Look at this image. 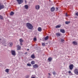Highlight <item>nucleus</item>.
<instances>
[{"mask_svg": "<svg viewBox=\"0 0 78 78\" xmlns=\"http://www.w3.org/2000/svg\"><path fill=\"white\" fill-rule=\"evenodd\" d=\"M26 26L28 29H30V30H32L33 28V26L32 24L29 23H26Z\"/></svg>", "mask_w": 78, "mask_h": 78, "instance_id": "f257e3e1", "label": "nucleus"}, {"mask_svg": "<svg viewBox=\"0 0 78 78\" xmlns=\"http://www.w3.org/2000/svg\"><path fill=\"white\" fill-rule=\"evenodd\" d=\"M11 53H12V55L15 56L16 55V51H15L12 50L11 51Z\"/></svg>", "mask_w": 78, "mask_h": 78, "instance_id": "f03ea898", "label": "nucleus"}, {"mask_svg": "<svg viewBox=\"0 0 78 78\" xmlns=\"http://www.w3.org/2000/svg\"><path fill=\"white\" fill-rule=\"evenodd\" d=\"M17 2L18 3L19 5H20L22 4L23 2V0H16Z\"/></svg>", "mask_w": 78, "mask_h": 78, "instance_id": "7ed1b4c3", "label": "nucleus"}, {"mask_svg": "<svg viewBox=\"0 0 78 78\" xmlns=\"http://www.w3.org/2000/svg\"><path fill=\"white\" fill-rule=\"evenodd\" d=\"M73 67L74 66L73 64H71V65H70L69 66L70 70H72V69H73Z\"/></svg>", "mask_w": 78, "mask_h": 78, "instance_id": "20e7f679", "label": "nucleus"}, {"mask_svg": "<svg viewBox=\"0 0 78 78\" xmlns=\"http://www.w3.org/2000/svg\"><path fill=\"white\" fill-rule=\"evenodd\" d=\"M74 73L76 75H78V69H76L74 70Z\"/></svg>", "mask_w": 78, "mask_h": 78, "instance_id": "39448f33", "label": "nucleus"}, {"mask_svg": "<svg viewBox=\"0 0 78 78\" xmlns=\"http://www.w3.org/2000/svg\"><path fill=\"white\" fill-rule=\"evenodd\" d=\"M33 67L34 69H37L39 67V66L37 64H35L33 66Z\"/></svg>", "mask_w": 78, "mask_h": 78, "instance_id": "423d86ee", "label": "nucleus"}, {"mask_svg": "<svg viewBox=\"0 0 78 78\" xmlns=\"http://www.w3.org/2000/svg\"><path fill=\"white\" fill-rule=\"evenodd\" d=\"M16 47L17 48V50H20V49H21V47L19 45H17L16 46Z\"/></svg>", "mask_w": 78, "mask_h": 78, "instance_id": "0eeeda50", "label": "nucleus"}, {"mask_svg": "<svg viewBox=\"0 0 78 78\" xmlns=\"http://www.w3.org/2000/svg\"><path fill=\"white\" fill-rule=\"evenodd\" d=\"M4 8L5 6L3 5H1V4L0 3V10L2 9H3Z\"/></svg>", "mask_w": 78, "mask_h": 78, "instance_id": "6e6552de", "label": "nucleus"}, {"mask_svg": "<svg viewBox=\"0 0 78 78\" xmlns=\"http://www.w3.org/2000/svg\"><path fill=\"white\" fill-rule=\"evenodd\" d=\"M55 8L54 7H52L51 9V12L55 11Z\"/></svg>", "mask_w": 78, "mask_h": 78, "instance_id": "1a4fd4ad", "label": "nucleus"}, {"mask_svg": "<svg viewBox=\"0 0 78 78\" xmlns=\"http://www.w3.org/2000/svg\"><path fill=\"white\" fill-rule=\"evenodd\" d=\"M56 35L57 37H60V36H61V34L59 33H57L56 34Z\"/></svg>", "mask_w": 78, "mask_h": 78, "instance_id": "9d476101", "label": "nucleus"}, {"mask_svg": "<svg viewBox=\"0 0 78 78\" xmlns=\"http://www.w3.org/2000/svg\"><path fill=\"white\" fill-rule=\"evenodd\" d=\"M39 8H40V6L39 5H37L35 6V9H39Z\"/></svg>", "mask_w": 78, "mask_h": 78, "instance_id": "9b49d317", "label": "nucleus"}, {"mask_svg": "<svg viewBox=\"0 0 78 78\" xmlns=\"http://www.w3.org/2000/svg\"><path fill=\"white\" fill-rule=\"evenodd\" d=\"M60 32L62 33H65V30L64 29H60Z\"/></svg>", "mask_w": 78, "mask_h": 78, "instance_id": "f8f14e48", "label": "nucleus"}, {"mask_svg": "<svg viewBox=\"0 0 78 78\" xmlns=\"http://www.w3.org/2000/svg\"><path fill=\"white\" fill-rule=\"evenodd\" d=\"M73 44H74V45H77V44H78L77 42H76L75 41H73Z\"/></svg>", "mask_w": 78, "mask_h": 78, "instance_id": "ddd939ff", "label": "nucleus"}, {"mask_svg": "<svg viewBox=\"0 0 78 78\" xmlns=\"http://www.w3.org/2000/svg\"><path fill=\"white\" fill-rule=\"evenodd\" d=\"M49 38V36H46L45 38H44V40L45 41H47V40H48V39Z\"/></svg>", "mask_w": 78, "mask_h": 78, "instance_id": "4468645a", "label": "nucleus"}, {"mask_svg": "<svg viewBox=\"0 0 78 78\" xmlns=\"http://www.w3.org/2000/svg\"><path fill=\"white\" fill-rule=\"evenodd\" d=\"M51 60H52V58L51 57H49L48 58V61L50 62H51Z\"/></svg>", "mask_w": 78, "mask_h": 78, "instance_id": "2eb2a0df", "label": "nucleus"}, {"mask_svg": "<svg viewBox=\"0 0 78 78\" xmlns=\"http://www.w3.org/2000/svg\"><path fill=\"white\" fill-rule=\"evenodd\" d=\"M25 8L26 9H28V5H25Z\"/></svg>", "mask_w": 78, "mask_h": 78, "instance_id": "dca6fc26", "label": "nucleus"}, {"mask_svg": "<svg viewBox=\"0 0 78 78\" xmlns=\"http://www.w3.org/2000/svg\"><path fill=\"white\" fill-rule=\"evenodd\" d=\"M30 63L31 64H32V65H34V64H35V62H34V61H31L30 62Z\"/></svg>", "mask_w": 78, "mask_h": 78, "instance_id": "f3484780", "label": "nucleus"}, {"mask_svg": "<svg viewBox=\"0 0 78 78\" xmlns=\"http://www.w3.org/2000/svg\"><path fill=\"white\" fill-rule=\"evenodd\" d=\"M9 44H10L9 47H11L12 46L13 44L12 42H10Z\"/></svg>", "mask_w": 78, "mask_h": 78, "instance_id": "a211bd4d", "label": "nucleus"}, {"mask_svg": "<svg viewBox=\"0 0 78 78\" xmlns=\"http://www.w3.org/2000/svg\"><path fill=\"white\" fill-rule=\"evenodd\" d=\"M38 31H42V28L41 27H38Z\"/></svg>", "mask_w": 78, "mask_h": 78, "instance_id": "6ab92c4d", "label": "nucleus"}, {"mask_svg": "<svg viewBox=\"0 0 78 78\" xmlns=\"http://www.w3.org/2000/svg\"><path fill=\"white\" fill-rule=\"evenodd\" d=\"M31 58H35V56H34V55L33 54L31 56Z\"/></svg>", "mask_w": 78, "mask_h": 78, "instance_id": "aec40b11", "label": "nucleus"}, {"mask_svg": "<svg viewBox=\"0 0 78 78\" xmlns=\"http://www.w3.org/2000/svg\"><path fill=\"white\" fill-rule=\"evenodd\" d=\"M70 21H66L65 22V24L66 25H68V24H69V23H70Z\"/></svg>", "mask_w": 78, "mask_h": 78, "instance_id": "412c9836", "label": "nucleus"}, {"mask_svg": "<svg viewBox=\"0 0 78 78\" xmlns=\"http://www.w3.org/2000/svg\"><path fill=\"white\" fill-rule=\"evenodd\" d=\"M20 42H23V40L22 38H20L19 40Z\"/></svg>", "mask_w": 78, "mask_h": 78, "instance_id": "4be33fe9", "label": "nucleus"}, {"mask_svg": "<svg viewBox=\"0 0 78 78\" xmlns=\"http://www.w3.org/2000/svg\"><path fill=\"white\" fill-rule=\"evenodd\" d=\"M9 69H6L5 70V72H7V73H8L9 72Z\"/></svg>", "mask_w": 78, "mask_h": 78, "instance_id": "5701e85b", "label": "nucleus"}, {"mask_svg": "<svg viewBox=\"0 0 78 78\" xmlns=\"http://www.w3.org/2000/svg\"><path fill=\"white\" fill-rule=\"evenodd\" d=\"M61 27V26L59 25H57L55 27L56 28H58Z\"/></svg>", "mask_w": 78, "mask_h": 78, "instance_id": "b1692460", "label": "nucleus"}, {"mask_svg": "<svg viewBox=\"0 0 78 78\" xmlns=\"http://www.w3.org/2000/svg\"><path fill=\"white\" fill-rule=\"evenodd\" d=\"M0 19H1V20H3V17L1 15H0Z\"/></svg>", "mask_w": 78, "mask_h": 78, "instance_id": "393cba45", "label": "nucleus"}, {"mask_svg": "<svg viewBox=\"0 0 78 78\" xmlns=\"http://www.w3.org/2000/svg\"><path fill=\"white\" fill-rule=\"evenodd\" d=\"M53 74L54 76H55L56 75V73L55 71H54L53 72Z\"/></svg>", "mask_w": 78, "mask_h": 78, "instance_id": "a878e982", "label": "nucleus"}, {"mask_svg": "<svg viewBox=\"0 0 78 78\" xmlns=\"http://www.w3.org/2000/svg\"><path fill=\"white\" fill-rule=\"evenodd\" d=\"M14 12H11L10 13V15L12 16L14 14Z\"/></svg>", "mask_w": 78, "mask_h": 78, "instance_id": "bb28decb", "label": "nucleus"}, {"mask_svg": "<svg viewBox=\"0 0 78 78\" xmlns=\"http://www.w3.org/2000/svg\"><path fill=\"white\" fill-rule=\"evenodd\" d=\"M42 45L43 47H45V44L44 43H42Z\"/></svg>", "mask_w": 78, "mask_h": 78, "instance_id": "cd10ccee", "label": "nucleus"}, {"mask_svg": "<svg viewBox=\"0 0 78 78\" xmlns=\"http://www.w3.org/2000/svg\"><path fill=\"white\" fill-rule=\"evenodd\" d=\"M27 66H31V65L30 63L27 64Z\"/></svg>", "mask_w": 78, "mask_h": 78, "instance_id": "c85d7f7f", "label": "nucleus"}, {"mask_svg": "<svg viewBox=\"0 0 78 78\" xmlns=\"http://www.w3.org/2000/svg\"><path fill=\"white\" fill-rule=\"evenodd\" d=\"M68 73H71V75H71V76L72 75V72H71V71H69Z\"/></svg>", "mask_w": 78, "mask_h": 78, "instance_id": "c756f323", "label": "nucleus"}, {"mask_svg": "<svg viewBox=\"0 0 78 78\" xmlns=\"http://www.w3.org/2000/svg\"><path fill=\"white\" fill-rule=\"evenodd\" d=\"M37 40V39H36V38H35V37L34 38V41H36Z\"/></svg>", "mask_w": 78, "mask_h": 78, "instance_id": "7c9ffc66", "label": "nucleus"}, {"mask_svg": "<svg viewBox=\"0 0 78 78\" xmlns=\"http://www.w3.org/2000/svg\"><path fill=\"white\" fill-rule=\"evenodd\" d=\"M61 42H64V39H61Z\"/></svg>", "mask_w": 78, "mask_h": 78, "instance_id": "2f4dec72", "label": "nucleus"}, {"mask_svg": "<svg viewBox=\"0 0 78 78\" xmlns=\"http://www.w3.org/2000/svg\"><path fill=\"white\" fill-rule=\"evenodd\" d=\"M76 16H78V12H77L75 14Z\"/></svg>", "mask_w": 78, "mask_h": 78, "instance_id": "473e14b6", "label": "nucleus"}, {"mask_svg": "<svg viewBox=\"0 0 78 78\" xmlns=\"http://www.w3.org/2000/svg\"><path fill=\"white\" fill-rule=\"evenodd\" d=\"M26 78H29V76H26Z\"/></svg>", "mask_w": 78, "mask_h": 78, "instance_id": "72a5a7b5", "label": "nucleus"}, {"mask_svg": "<svg viewBox=\"0 0 78 78\" xmlns=\"http://www.w3.org/2000/svg\"><path fill=\"white\" fill-rule=\"evenodd\" d=\"M66 17H67V16H68V15H67V13H66Z\"/></svg>", "mask_w": 78, "mask_h": 78, "instance_id": "f704fd0d", "label": "nucleus"}, {"mask_svg": "<svg viewBox=\"0 0 78 78\" xmlns=\"http://www.w3.org/2000/svg\"><path fill=\"white\" fill-rule=\"evenodd\" d=\"M22 42H20V45H23V44H22Z\"/></svg>", "mask_w": 78, "mask_h": 78, "instance_id": "c9c22d12", "label": "nucleus"}, {"mask_svg": "<svg viewBox=\"0 0 78 78\" xmlns=\"http://www.w3.org/2000/svg\"><path fill=\"white\" fill-rule=\"evenodd\" d=\"M48 75H49V76H51V74H50V73H48Z\"/></svg>", "mask_w": 78, "mask_h": 78, "instance_id": "e433bc0d", "label": "nucleus"}, {"mask_svg": "<svg viewBox=\"0 0 78 78\" xmlns=\"http://www.w3.org/2000/svg\"><path fill=\"white\" fill-rule=\"evenodd\" d=\"M56 9L57 10H58V8L57 7V8H56Z\"/></svg>", "mask_w": 78, "mask_h": 78, "instance_id": "4c0bfd02", "label": "nucleus"}, {"mask_svg": "<svg viewBox=\"0 0 78 78\" xmlns=\"http://www.w3.org/2000/svg\"><path fill=\"white\" fill-rule=\"evenodd\" d=\"M31 78H35V77H31Z\"/></svg>", "mask_w": 78, "mask_h": 78, "instance_id": "58836bf2", "label": "nucleus"}, {"mask_svg": "<svg viewBox=\"0 0 78 78\" xmlns=\"http://www.w3.org/2000/svg\"><path fill=\"white\" fill-rule=\"evenodd\" d=\"M27 51H29V49H27Z\"/></svg>", "mask_w": 78, "mask_h": 78, "instance_id": "ea45409f", "label": "nucleus"}, {"mask_svg": "<svg viewBox=\"0 0 78 78\" xmlns=\"http://www.w3.org/2000/svg\"><path fill=\"white\" fill-rule=\"evenodd\" d=\"M48 78H51V77H48Z\"/></svg>", "mask_w": 78, "mask_h": 78, "instance_id": "a19ab883", "label": "nucleus"}, {"mask_svg": "<svg viewBox=\"0 0 78 78\" xmlns=\"http://www.w3.org/2000/svg\"><path fill=\"white\" fill-rule=\"evenodd\" d=\"M2 40V39H1V38H0V41H1Z\"/></svg>", "mask_w": 78, "mask_h": 78, "instance_id": "79ce46f5", "label": "nucleus"}, {"mask_svg": "<svg viewBox=\"0 0 78 78\" xmlns=\"http://www.w3.org/2000/svg\"><path fill=\"white\" fill-rule=\"evenodd\" d=\"M27 2V1H25V2Z\"/></svg>", "mask_w": 78, "mask_h": 78, "instance_id": "37998d69", "label": "nucleus"}]
</instances>
